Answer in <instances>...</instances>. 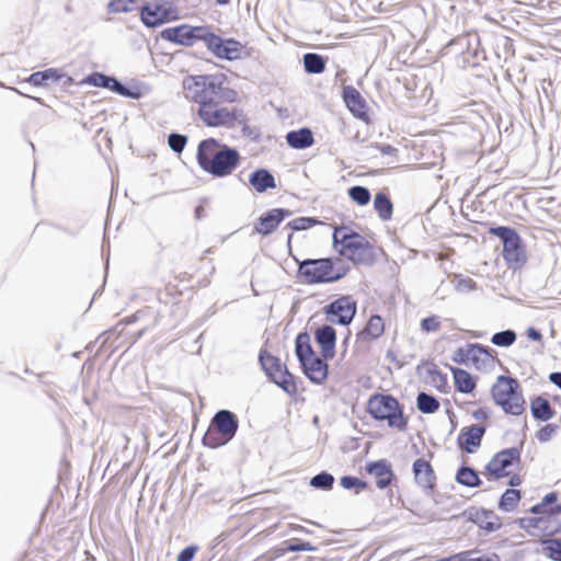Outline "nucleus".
<instances>
[{"mask_svg":"<svg viewBox=\"0 0 561 561\" xmlns=\"http://www.w3.org/2000/svg\"><path fill=\"white\" fill-rule=\"evenodd\" d=\"M327 56L317 53H306L302 56L304 70L307 75H320L325 71Z\"/></svg>","mask_w":561,"mask_h":561,"instance_id":"nucleus-38","label":"nucleus"},{"mask_svg":"<svg viewBox=\"0 0 561 561\" xmlns=\"http://www.w3.org/2000/svg\"><path fill=\"white\" fill-rule=\"evenodd\" d=\"M517 339V334L513 329H506L499 332H495L491 336V343L497 347H510L512 346Z\"/></svg>","mask_w":561,"mask_h":561,"instance_id":"nucleus-49","label":"nucleus"},{"mask_svg":"<svg viewBox=\"0 0 561 561\" xmlns=\"http://www.w3.org/2000/svg\"><path fill=\"white\" fill-rule=\"evenodd\" d=\"M138 12L142 25L152 30L181 19L179 8L172 0L145 1Z\"/></svg>","mask_w":561,"mask_h":561,"instance_id":"nucleus-11","label":"nucleus"},{"mask_svg":"<svg viewBox=\"0 0 561 561\" xmlns=\"http://www.w3.org/2000/svg\"><path fill=\"white\" fill-rule=\"evenodd\" d=\"M420 327L421 330L426 333L438 331L440 329L439 317L436 314L425 317L421 320Z\"/></svg>","mask_w":561,"mask_h":561,"instance_id":"nucleus-58","label":"nucleus"},{"mask_svg":"<svg viewBox=\"0 0 561 561\" xmlns=\"http://www.w3.org/2000/svg\"><path fill=\"white\" fill-rule=\"evenodd\" d=\"M472 42L477 45L479 44V36L477 34H462L454 37L442 48V56L450 55L460 60L465 51L470 48Z\"/></svg>","mask_w":561,"mask_h":561,"instance_id":"nucleus-26","label":"nucleus"},{"mask_svg":"<svg viewBox=\"0 0 561 561\" xmlns=\"http://www.w3.org/2000/svg\"><path fill=\"white\" fill-rule=\"evenodd\" d=\"M333 249L355 265L373 266L377 263V249L363 234L346 226L332 233Z\"/></svg>","mask_w":561,"mask_h":561,"instance_id":"nucleus-2","label":"nucleus"},{"mask_svg":"<svg viewBox=\"0 0 561 561\" xmlns=\"http://www.w3.org/2000/svg\"><path fill=\"white\" fill-rule=\"evenodd\" d=\"M485 432L486 425L483 424L463 426L456 439L457 447L467 454H474L481 447Z\"/></svg>","mask_w":561,"mask_h":561,"instance_id":"nucleus-22","label":"nucleus"},{"mask_svg":"<svg viewBox=\"0 0 561 561\" xmlns=\"http://www.w3.org/2000/svg\"><path fill=\"white\" fill-rule=\"evenodd\" d=\"M249 184L256 193H265L277 187L275 176L266 168H257L249 174Z\"/></svg>","mask_w":561,"mask_h":561,"instance_id":"nucleus-30","label":"nucleus"},{"mask_svg":"<svg viewBox=\"0 0 561 561\" xmlns=\"http://www.w3.org/2000/svg\"><path fill=\"white\" fill-rule=\"evenodd\" d=\"M364 469L368 476L376 478V486L379 490L389 488L398 480L392 463L386 458L367 461Z\"/></svg>","mask_w":561,"mask_h":561,"instance_id":"nucleus-20","label":"nucleus"},{"mask_svg":"<svg viewBox=\"0 0 561 561\" xmlns=\"http://www.w3.org/2000/svg\"><path fill=\"white\" fill-rule=\"evenodd\" d=\"M293 215V210L288 208L277 207L272 208L256 219L253 226V232L263 237L271 236L279 225L288 217Z\"/></svg>","mask_w":561,"mask_h":561,"instance_id":"nucleus-19","label":"nucleus"},{"mask_svg":"<svg viewBox=\"0 0 561 561\" xmlns=\"http://www.w3.org/2000/svg\"><path fill=\"white\" fill-rule=\"evenodd\" d=\"M198 550V545H188L179 552V554L176 556V561H193Z\"/></svg>","mask_w":561,"mask_h":561,"instance_id":"nucleus-61","label":"nucleus"},{"mask_svg":"<svg viewBox=\"0 0 561 561\" xmlns=\"http://www.w3.org/2000/svg\"><path fill=\"white\" fill-rule=\"evenodd\" d=\"M448 368L454 377L455 390L463 394H472L477 388L478 377L460 367L448 365Z\"/></svg>","mask_w":561,"mask_h":561,"instance_id":"nucleus-28","label":"nucleus"},{"mask_svg":"<svg viewBox=\"0 0 561 561\" xmlns=\"http://www.w3.org/2000/svg\"><path fill=\"white\" fill-rule=\"evenodd\" d=\"M241 154L236 147L221 140L208 137L197 145L196 161L205 173L215 179L231 175L241 163Z\"/></svg>","mask_w":561,"mask_h":561,"instance_id":"nucleus-1","label":"nucleus"},{"mask_svg":"<svg viewBox=\"0 0 561 561\" xmlns=\"http://www.w3.org/2000/svg\"><path fill=\"white\" fill-rule=\"evenodd\" d=\"M239 100L238 92L232 89L225 87V84H220V90L218 92V96L216 103H236Z\"/></svg>","mask_w":561,"mask_h":561,"instance_id":"nucleus-56","label":"nucleus"},{"mask_svg":"<svg viewBox=\"0 0 561 561\" xmlns=\"http://www.w3.org/2000/svg\"><path fill=\"white\" fill-rule=\"evenodd\" d=\"M61 77V68H47L31 73L25 82L35 88H48L51 84H58Z\"/></svg>","mask_w":561,"mask_h":561,"instance_id":"nucleus-33","label":"nucleus"},{"mask_svg":"<svg viewBox=\"0 0 561 561\" xmlns=\"http://www.w3.org/2000/svg\"><path fill=\"white\" fill-rule=\"evenodd\" d=\"M144 82L138 79L122 81L115 77L111 92L130 100H140L144 95Z\"/></svg>","mask_w":561,"mask_h":561,"instance_id":"nucleus-27","label":"nucleus"},{"mask_svg":"<svg viewBox=\"0 0 561 561\" xmlns=\"http://www.w3.org/2000/svg\"><path fill=\"white\" fill-rule=\"evenodd\" d=\"M208 24L192 25L182 23L165 27L160 32V37L173 45L192 47L197 42H203Z\"/></svg>","mask_w":561,"mask_h":561,"instance_id":"nucleus-14","label":"nucleus"},{"mask_svg":"<svg viewBox=\"0 0 561 561\" xmlns=\"http://www.w3.org/2000/svg\"><path fill=\"white\" fill-rule=\"evenodd\" d=\"M465 561H501L496 552L482 553L478 549L465 550Z\"/></svg>","mask_w":561,"mask_h":561,"instance_id":"nucleus-54","label":"nucleus"},{"mask_svg":"<svg viewBox=\"0 0 561 561\" xmlns=\"http://www.w3.org/2000/svg\"><path fill=\"white\" fill-rule=\"evenodd\" d=\"M329 360L331 358H324L322 355H314L308 359L299 363V367L305 377L314 385L324 383L330 375Z\"/></svg>","mask_w":561,"mask_h":561,"instance_id":"nucleus-21","label":"nucleus"},{"mask_svg":"<svg viewBox=\"0 0 561 561\" xmlns=\"http://www.w3.org/2000/svg\"><path fill=\"white\" fill-rule=\"evenodd\" d=\"M228 80L227 75H188L183 79L182 87L186 100L203 105H215L220 84Z\"/></svg>","mask_w":561,"mask_h":561,"instance_id":"nucleus-5","label":"nucleus"},{"mask_svg":"<svg viewBox=\"0 0 561 561\" xmlns=\"http://www.w3.org/2000/svg\"><path fill=\"white\" fill-rule=\"evenodd\" d=\"M373 206L381 221H388L393 215V203L386 190H379L373 199Z\"/></svg>","mask_w":561,"mask_h":561,"instance_id":"nucleus-36","label":"nucleus"},{"mask_svg":"<svg viewBox=\"0 0 561 561\" xmlns=\"http://www.w3.org/2000/svg\"><path fill=\"white\" fill-rule=\"evenodd\" d=\"M546 522L547 520L545 516L522 517L517 519L519 527L527 531L530 536H536L533 529H539L542 533V527Z\"/></svg>","mask_w":561,"mask_h":561,"instance_id":"nucleus-51","label":"nucleus"},{"mask_svg":"<svg viewBox=\"0 0 561 561\" xmlns=\"http://www.w3.org/2000/svg\"><path fill=\"white\" fill-rule=\"evenodd\" d=\"M137 0H110L107 3L108 13H128L134 10Z\"/></svg>","mask_w":561,"mask_h":561,"instance_id":"nucleus-55","label":"nucleus"},{"mask_svg":"<svg viewBox=\"0 0 561 561\" xmlns=\"http://www.w3.org/2000/svg\"><path fill=\"white\" fill-rule=\"evenodd\" d=\"M559 493L557 491H551L547 493L541 500H548L546 502L545 507V517L547 519L556 518L561 514V503H558Z\"/></svg>","mask_w":561,"mask_h":561,"instance_id":"nucleus-48","label":"nucleus"},{"mask_svg":"<svg viewBox=\"0 0 561 561\" xmlns=\"http://www.w3.org/2000/svg\"><path fill=\"white\" fill-rule=\"evenodd\" d=\"M489 233L502 242V256L512 271H518L527 262L526 245L518 231L511 226H492Z\"/></svg>","mask_w":561,"mask_h":561,"instance_id":"nucleus-9","label":"nucleus"},{"mask_svg":"<svg viewBox=\"0 0 561 561\" xmlns=\"http://www.w3.org/2000/svg\"><path fill=\"white\" fill-rule=\"evenodd\" d=\"M522 450V447L513 446L495 453L484 466L483 474L485 478L489 481H499L502 478L508 477L510 471L506 469L514 465H519Z\"/></svg>","mask_w":561,"mask_h":561,"instance_id":"nucleus-13","label":"nucleus"},{"mask_svg":"<svg viewBox=\"0 0 561 561\" xmlns=\"http://www.w3.org/2000/svg\"><path fill=\"white\" fill-rule=\"evenodd\" d=\"M229 116L230 117L228 118V122L230 128L234 127L236 122H238L239 124L248 122V117L244 111L240 107H232L231 110L229 108Z\"/></svg>","mask_w":561,"mask_h":561,"instance_id":"nucleus-63","label":"nucleus"},{"mask_svg":"<svg viewBox=\"0 0 561 561\" xmlns=\"http://www.w3.org/2000/svg\"><path fill=\"white\" fill-rule=\"evenodd\" d=\"M336 330L331 324L320 325L314 331V342L320 350V355L324 358H334L336 354Z\"/></svg>","mask_w":561,"mask_h":561,"instance_id":"nucleus-24","label":"nucleus"},{"mask_svg":"<svg viewBox=\"0 0 561 561\" xmlns=\"http://www.w3.org/2000/svg\"><path fill=\"white\" fill-rule=\"evenodd\" d=\"M340 485L344 490L353 491L356 495L360 494L369 486L367 481L351 474L342 476L340 478Z\"/></svg>","mask_w":561,"mask_h":561,"instance_id":"nucleus-46","label":"nucleus"},{"mask_svg":"<svg viewBox=\"0 0 561 561\" xmlns=\"http://www.w3.org/2000/svg\"><path fill=\"white\" fill-rule=\"evenodd\" d=\"M542 553L551 561H561V538H540Z\"/></svg>","mask_w":561,"mask_h":561,"instance_id":"nucleus-44","label":"nucleus"},{"mask_svg":"<svg viewBox=\"0 0 561 561\" xmlns=\"http://www.w3.org/2000/svg\"><path fill=\"white\" fill-rule=\"evenodd\" d=\"M366 412L376 422H387L389 428L408 430L409 416L404 413V405L391 393H373L366 402Z\"/></svg>","mask_w":561,"mask_h":561,"instance_id":"nucleus-4","label":"nucleus"},{"mask_svg":"<svg viewBox=\"0 0 561 561\" xmlns=\"http://www.w3.org/2000/svg\"><path fill=\"white\" fill-rule=\"evenodd\" d=\"M317 355L307 330L299 332L295 337V356L298 363Z\"/></svg>","mask_w":561,"mask_h":561,"instance_id":"nucleus-37","label":"nucleus"},{"mask_svg":"<svg viewBox=\"0 0 561 561\" xmlns=\"http://www.w3.org/2000/svg\"><path fill=\"white\" fill-rule=\"evenodd\" d=\"M323 312L327 321L332 324L347 327L357 313V301L350 295H341L324 306Z\"/></svg>","mask_w":561,"mask_h":561,"instance_id":"nucleus-15","label":"nucleus"},{"mask_svg":"<svg viewBox=\"0 0 561 561\" xmlns=\"http://www.w3.org/2000/svg\"><path fill=\"white\" fill-rule=\"evenodd\" d=\"M522 500V491L518 489H506L499 499L497 508L502 512H513Z\"/></svg>","mask_w":561,"mask_h":561,"instance_id":"nucleus-42","label":"nucleus"},{"mask_svg":"<svg viewBox=\"0 0 561 561\" xmlns=\"http://www.w3.org/2000/svg\"><path fill=\"white\" fill-rule=\"evenodd\" d=\"M440 407L439 400L432 393L419 391L416 396V408L423 414H433Z\"/></svg>","mask_w":561,"mask_h":561,"instance_id":"nucleus-43","label":"nucleus"},{"mask_svg":"<svg viewBox=\"0 0 561 561\" xmlns=\"http://www.w3.org/2000/svg\"><path fill=\"white\" fill-rule=\"evenodd\" d=\"M455 481L466 488H479L482 485L480 472L472 466L462 462L455 474Z\"/></svg>","mask_w":561,"mask_h":561,"instance_id":"nucleus-35","label":"nucleus"},{"mask_svg":"<svg viewBox=\"0 0 561 561\" xmlns=\"http://www.w3.org/2000/svg\"><path fill=\"white\" fill-rule=\"evenodd\" d=\"M494 403L507 415L519 416L525 412L526 401L518 380L511 375H500L491 388Z\"/></svg>","mask_w":561,"mask_h":561,"instance_id":"nucleus-8","label":"nucleus"},{"mask_svg":"<svg viewBox=\"0 0 561 561\" xmlns=\"http://www.w3.org/2000/svg\"><path fill=\"white\" fill-rule=\"evenodd\" d=\"M203 43L207 50L217 59L226 61L240 60L249 57L245 46L234 37H224L208 24Z\"/></svg>","mask_w":561,"mask_h":561,"instance_id":"nucleus-10","label":"nucleus"},{"mask_svg":"<svg viewBox=\"0 0 561 561\" xmlns=\"http://www.w3.org/2000/svg\"><path fill=\"white\" fill-rule=\"evenodd\" d=\"M197 115L207 127L230 128L228 122V118L230 117L228 107L219 106L217 103H215V105H203L198 106Z\"/></svg>","mask_w":561,"mask_h":561,"instance_id":"nucleus-25","label":"nucleus"},{"mask_svg":"<svg viewBox=\"0 0 561 561\" xmlns=\"http://www.w3.org/2000/svg\"><path fill=\"white\" fill-rule=\"evenodd\" d=\"M412 472L416 485L422 489L425 495L432 496L434 502L438 504V500L434 497L437 478L431 462L424 458H416L412 463Z\"/></svg>","mask_w":561,"mask_h":561,"instance_id":"nucleus-17","label":"nucleus"},{"mask_svg":"<svg viewBox=\"0 0 561 561\" xmlns=\"http://www.w3.org/2000/svg\"><path fill=\"white\" fill-rule=\"evenodd\" d=\"M298 264L296 277L307 285L332 284L345 277L351 266L340 256L299 260L293 256Z\"/></svg>","mask_w":561,"mask_h":561,"instance_id":"nucleus-3","label":"nucleus"},{"mask_svg":"<svg viewBox=\"0 0 561 561\" xmlns=\"http://www.w3.org/2000/svg\"><path fill=\"white\" fill-rule=\"evenodd\" d=\"M467 347L473 351L471 362L478 370L486 368L489 365L493 366L496 354L494 350L480 343H468Z\"/></svg>","mask_w":561,"mask_h":561,"instance_id":"nucleus-34","label":"nucleus"},{"mask_svg":"<svg viewBox=\"0 0 561 561\" xmlns=\"http://www.w3.org/2000/svg\"><path fill=\"white\" fill-rule=\"evenodd\" d=\"M257 360L270 382L277 386L289 397L297 396L299 391L298 385L302 383V380L293 374L278 356L273 355L265 348H261Z\"/></svg>","mask_w":561,"mask_h":561,"instance_id":"nucleus-7","label":"nucleus"},{"mask_svg":"<svg viewBox=\"0 0 561 561\" xmlns=\"http://www.w3.org/2000/svg\"><path fill=\"white\" fill-rule=\"evenodd\" d=\"M240 421L238 415L227 409L218 410L202 437L204 447L217 449L229 444L237 435Z\"/></svg>","mask_w":561,"mask_h":561,"instance_id":"nucleus-6","label":"nucleus"},{"mask_svg":"<svg viewBox=\"0 0 561 561\" xmlns=\"http://www.w3.org/2000/svg\"><path fill=\"white\" fill-rule=\"evenodd\" d=\"M529 409L534 420L545 423L552 420L557 413L549 400L541 394L530 398Z\"/></svg>","mask_w":561,"mask_h":561,"instance_id":"nucleus-32","label":"nucleus"},{"mask_svg":"<svg viewBox=\"0 0 561 561\" xmlns=\"http://www.w3.org/2000/svg\"><path fill=\"white\" fill-rule=\"evenodd\" d=\"M179 295L180 294L175 290V286H168L163 291H159L158 294V300L163 305V308L156 311L152 307L148 306L126 317L123 321L125 324H131L141 318L153 317V324L159 325L167 312L170 318H175L178 311L181 309V300L176 299Z\"/></svg>","mask_w":561,"mask_h":561,"instance_id":"nucleus-12","label":"nucleus"},{"mask_svg":"<svg viewBox=\"0 0 561 561\" xmlns=\"http://www.w3.org/2000/svg\"><path fill=\"white\" fill-rule=\"evenodd\" d=\"M472 353L473 351L469 347H458L451 355V360L459 365H468V362L471 360Z\"/></svg>","mask_w":561,"mask_h":561,"instance_id":"nucleus-60","label":"nucleus"},{"mask_svg":"<svg viewBox=\"0 0 561 561\" xmlns=\"http://www.w3.org/2000/svg\"><path fill=\"white\" fill-rule=\"evenodd\" d=\"M320 224V220L317 217H297L290 221H288L284 229H288L291 231H305Z\"/></svg>","mask_w":561,"mask_h":561,"instance_id":"nucleus-50","label":"nucleus"},{"mask_svg":"<svg viewBox=\"0 0 561 561\" xmlns=\"http://www.w3.org/2000/svg\"><path fill=\"white\" fill-rule=\"evenodd\" d=\"M188 137L184 134L172 131L168 136V146L174 153H182L186 147Z\"/></svg>","mask_w":561,"mask_h":561,"instance_id":"nucleus-53","label":"nucleus"},{"mask_svg":"<svg viewBox=\"0 0 561 561\" xmlns=\"http://www.w3.org/2000/svg\"><path fill=\"white\" fill-rule=\"evenodd\" d=\"M461 516L485 534L495 533L503 527L502 518L490 508L469 506L461 513Z\"/></svg>","mask_w":561,"mask_h":561,"instance_id":"nucleus-16","label":"nucleus"},{"mask_svg":"<svg viewBox=\"0 0 561 561\" xmlns=\"http://www.w3.org/2000/svg\"><path fill=\"white\" fill-rule=\"evenodd\" d=\"M559 430V425L554 423H548L541 426L537 433L536 437L540 443H547L551 439L552 435L556 434Z\"/></svg>","mask_w":561,"mask_h":561,"instance_id":"nucleus-57","label":"nucleus"},{"mask_svg":"<svg viewBox=\"0 0 561 561\" xmlns=\"http://www.w3.org/2000/svg\"><path fill=\"white\" fill-rule=\"evenodd\" d=\"M370 147L380 151L383 156H396L398 152V149L389 144L373 142Z\"/></svg>","mask_w":561,"mask_h":561,"instance_id":"nucleus-64","label":"nucleus"},{"mask_svg":"<svg viewBox=\"0 0 561 561\" xmlns=\"http://www.w3.org/2000/svg\"><path fill=\"white\" fill-rule=\"evenodd\" d=\"M341 98L345 107L357 119L368 124L370 123V108L365 98L353 85H343Z\"/></svg>","mask_w":561,"mask_h":561,"instance_id":"nucleus-18","label":"nucleus"},{"mask_svg":"<svg viewBox=\"0 0 561 561\" xmlns=\"http://www.w3.org/2000/svg\"><path fill=\"white\" fill-rule=\"evenodd\" d=\"M334 482V476L327 470H322L309 480V485L314 490L331 491Z\"/></svg>","mask_w":561,"mask_h":561,"instance_id":"nucleus-45","label":"nucleus"},{"mask_svg":"<svg viewBox=\"0 0 561 561\" xmlns=\"http://www.w3.org/2000/svg\"><path fill=\"white\" fill-rule=\"evenodd\" d=\"M480 43L477 45L472 42L470 48L465 51L463 56L460 60H458V65L462 68H476L480 66L482 60H485V53L480 47Z\"/></svg>","mask_w":561,"mask_h":561,"instance_id":"nucleus-41","label":"nucleus"},{"mask_svg":"<svg viewBox=\"0 0 561 561\" xmlns=\"http://www.w3.org/2000/svg\"><path fill=\"white\" fill-rule=\"evenodd\" d=\"M385 333V322L380 314L375 313L369 317L362 330L356 334L357 341L373 342L378 340Z\"/></svg>","mask_w":561,"mask_h":561,"instance_id":"nucleus-29","label":"nucleus"},{"mask_svg":"<svg viewBox=\"0 0 561 561\" xmlns=\"http://www.w3.org/2000/svg\"><path fill=\"white\" fill-rule=\"evenodd\" d=\"M451 283L454 284L455 289L461 294L477 289V283L472 278L462 274H454Z\"/></svg>","mask_w":561,"mask_h":561,"instance_id":"nucleus-52","label":"nucleus"},{"mask_svg":"<svg viewBox=\"0 0 561 561\" xmlns=\"http://www.w3.org/2000/svg\"><path fill=\"white\" fill-rule=\"evenodd\" d=\"M286 144L296 150H305L314 144V135L310 127L304 126L289 130L286 136Z\"/></svg>","mask_w":561,"mask_h":561,"instance_id":"nucleus-31","label":"nucleus"},{"mask_svg":"<svg viewBox=\"0 0 561 561\" xmlns=\"http://www.w3.org/2000/svg\"><path fill=\"white\" fill-rule=\"evenodd\" d=\"M557 534H561V520L547 519L542 527V538H553Z\"/></svg>","mask_w":561,"mask_h":561,"instance_id":"nucleus-59","label":"nucleus"},{"mask_svg":"<svg viewBox=\"0 0 561 561\" xmlns=\"http://www.w3.org/2000/svg\"><path fill=\"white\" fill-rule=\"evenodd\" d=\"M423 371L426 376V383H430L442 393H448L450 391L447 374L443 373L435 363L430 359H422L416 366V374L422 377Z\"/></svg>","mask_w":561,"mask_h":561,"instance_id":"nucleus-23","label":"nucleus"},{"mask_svg":"<svg viewBox=\"0 0 561 561\" xmlns=\"http://www.w3.org/2000/svg\"><path fill=\"white\" fill-rule=\"evenodd\" d=\"M347 195L350 199L358 206H366L371 199L369 188L363 185H353L348 187Z\"/></svg>","mask_w":561,"mask_h":561,"instance_id":"nucleus-47","label":"nucleus"},{"mask_svg":"<svg viewBox=\"0 0 561 561\" xmlns=\"http://www.w3.org/2000/svg\"><path fill=\"white\" fill-rule=\"evenodd\" d=\"M278 551V556H283L287 552H314L318 551V547L300 538H289L282 542Z\"/></svg>","mask_w":561,"mask_h":561,"instance_id":"nucleus-40","label":"nucleus"},{"mask_svg":"<svg viewBox=\"0 0 561 561\" xmlns=\"http://www.w3.org/2000/svg\"><path fill=\"white\" fill-rule=\"evenodd\" d=\"M242 126V135L251 141L259 142L261 140V130L257 127H251L248 122L240 124Z\"/></svg>","mask_w":561,"mask_h":561,"instance_id":"nucleus-62","label":"nucleus"},{"mask_svg":"<svg viewBox=\"0 0 561 561\" xmlns=\"http://www.w3.org/2000/svg\"><path fill=\"white\" fill-rule=\"evenodd\" d=\"M116 76L101 71H92L81 79L80 85H90L111 91Z\"/></svg>","mask_w":561,"mask_h":561,"instance_id":"nucleus-39","label":"nucleus"}]
</instances>
